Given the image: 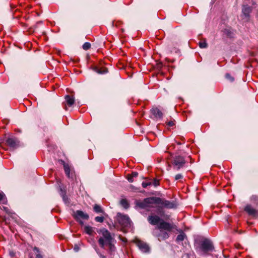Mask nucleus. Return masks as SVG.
<instances>
[{"instance_id": "obj_35", "label": "nucleus", "mask_w": 258, "mask_h": 258, "mask_svg": "<svg viewBox=\"0 0 258 258\" xmlns=\"http://www.w3.org/2000/svg\"><path fill=\"white\" fill-rule=\"evenodd\" d=\"M36 258H43L42 256L40 254H37L36 255Z\"/></svg>"}, {"instance_id": "obj_1", "label": "nucleus", "mask_w": 258, "mask_h": 258, "mask_svg": "<svg viewBox=\"0 0 258 258\" xmlns=\"http://www.w3.org/2000/svg\"><path fill=\"white\" fill-rule=\"evenodd\" d=\"M98 233L99 234V238L98 242L99 246L104 248L107 243H109L110 241L113 239V237L111 236L110 232L106 229L103 228L98 230Z\"/></svg>"}, {"instance_id": "obj_19", "label": "nucleus", "mask_w": 258, "mask_h": 258, "mask_svg": "<svg viewBox=\"0 0 258 258\" xmlns=\"http://www.w3.org/2000/svg\"><path fill=\"white\" fill-rule=\"evenodd\" d=\"M120 204L125 209H127L129 207L128 201L125 199H121Z\"/></svg>"}, {"instance_id": "obj_3", "label": "nucleus", "mask_w": 258, "mask_h": 258, "mask_svg": "<svg viewBox=\"0 0 258 258\" xmlns=\"http://www.w3.org/2000/svg\"><path fill=\"white\" fill-rule=\"evenodd\" d=\"M116 220L122 228L127 227L130 226L131 221L129 217L126 215L118 213L117 215Z\"/></svg>"}, {"instance_id": "obj_27", "label": "nucleus", "mask_w": 258, "mask_h": 258, "mask_svg": "<svg viewBox=\"0 0 258 258\" xmlns=\"http://www.w3.org/2000/svg\"><path fill=\"white\" fill-rule=\"evenodd\" d=\"M95 221L99 223H102L104 220V218L103 216H97L95 218Z\"/></svg>"}, {"instance_id": "obj_36", "label": "nucleus", "mask_w": 258, "mask_h": 258, "mask_svg": "<svg viewBox=\"0 0 258 258\" xmlns=\"http://www.w3.org/2000/svg\"><path fill=\"white\" fill-rule=\"evenodd\" d=\"M256 198H257V197H256V196H253L252 197V199L253 200H255L256 199Z\"/></svg>"}, {"instance_id": "obj_10", "label": "nucleus", "mask_w": 258, "mask_h": 258, "mask_svg": "<svg viewBox=\"0 0 258 258\" xmlns=\"http://www.w3.org/2000/svg\"><path fill=\"white\" fill-rule=\"evenodd\" d=\"M148 221L152 225H156L159 224L162 219L157 215L151 214L148 217Z\"/></svg>"}, {"instance_id": "obj_16", "label": "nucleus", "mask_w": 258, "mask_h": 258, "mask_svg": "<svg viewBox=\"0 0 258 258\" xmlns=\"http://www.w3.org/2000/svg\"><path fill=\"white\" fill-rule=\"evenodd\" d=\"M84 231L87 234L89 235H93L94 233V230L92 227L89 226V225H86L84 226Z\"/></svg>"}, {"instance_id": "obj_8", "label": "nucleus", "mask_w": 258, "mask_h": 258, "mask_svg": "<svg viewBox=\"0 0 258 258\" xmlns=\"http://www.w3.org/2000/svg\"><path fill=\"white\" fill-rule=\"evenodd\" d=\"M65 101L63 102V108L68 110V107H72L75 103V97L73 95H66L64 97Z\"/></svg>"}, {"instance_id": "obj_17", "label": "nucleus", "mask_w": 258, "mask_h": 258, "mask_svg": "<svg viewBox=\"0 0 258 258\" xmlns=\"http://www.w3.org/2000/svg\"><path fill=\"white\" fill-rule=\"evenodd\" d=\"M7 144L12 147H15L17 146V143L15 139L9 138L7 140Z\"/></svg>"}, {"instance_id": "obj_21", "label": "nucleus", "mask_w": 258, "mask_h": 258, "mask_svg": "<svg viewBox=\"0 0 258 258\" xmlns=\"http://www.w3.org/2000/svg\"><path fill=\"white\" fill-rule=\"evenodd\" d=\"M93 210L96 213H97L103 212V211L101 207L99 205H97V204H95L94 206Z\"/></svg>"}, {"instance_id": "obj_9", "label": "nucleus", "mask_w": 258, "mask_h": 258, "mask_svg": "<svg viewBox=\"0 0 258 258\" xmlns=\"http://www.w3.org/2000/svg\"><path fill=\"white\" fill-rule=\"evenodd\" d=\"M160 200L159 201L158 205L161 208L171 209L175 207V204L172 202L161 198Z\"/></svg>"}, {"instance_id": "obj_20", "label": "nucleus", "mask_w": 258, "mask_h": 258, "mask_svg": "<svg viewBox=\"0 0 258 258\" xmlns=\"http://www.w3.org/2000/svg\"><path fill=\"white\" fill-rule=\"evenodd\" d=\"M112 241H110L109 243H107L105 245H108L109 248V251L110 252H112L115 250V247L114 244L112 243Z\"/></svg>"}, {"instance_id": "obj_11", "label": "nucleus", "mask_w": 258, "mask_h": 258, "mask_svg": "<svg viewBox=\"0 0 258 258\" xmlns=\"http://www.w3.org/2000/svg\"><path fill=\"white\" fill-rule=\"evenodd\" d=\"M245 211L249 216H252L253 217H256L258 216V212L257 210L252 208L251 206L248 205H246L244 209Z\"/></svg>"}, {"instance_id": "obj_12", "label": "nucleus", "mask_w": 258, "mask_h": 258, "mask_svg": "<svg viewBox=\"0 0 258 258\" xmlns=\"http://www.w3.org/2000/svg\"><path fill=\"white\" fill-rule=\"evenodd\" d=\"M136 243L142 251L147 252L149 251V247L145 242L141 240H137L136 241Z\"/></svg>"}, {"instance_id": "obj_4", "label": "nucleus", "mask_w": 258, "mask_h": 258, "mask_svg": "<svg viewBox=\"0 0 258 258\" xmlns=\"http://www.w3.org/2000/svg\"><path fill=\"white\" fill-rule=\"evenodd\" d=\"M185 164V160L184 157L181 156H175L172 162L174 168L177 170L183 167Z\"/></svg>"}, {"instance_id": "obj_25", "label": "nucleus", "mask_w": 258, "mask_h": 258, "mask_svg": "<svg viewBox=\"0 0 258 258\" xmlns=\"http://www.w3.org/2000/svg\"><path fill=\"white\" fill-rule=\"evenodd\" d=\"M152 185V182L151 181H144L142 183V185L144 188H146L148 186Z\"/></svg>"}, {"instance_id": "obj_6", "label": "nucleus", "mask_w": 258, "mask_h": 258, "mask_svg": "<svg viewBox=\"0 0 258 258\" xmlns=\"http://www.w3.org/2000/svg\"><path fill=\"white\" fill-rule=\"evenodd\" d=\"M200 248L204 254H206L209 251H212L214 247L211 241L205 240L202 242Z\"/></svg>"}, {"instance_id": "obj_30", "label": "nucleus", "mask_w": 258, "mask_h": 258, "mask_svg": "<svg viewBox=\"0 0 258 258\" xmlns=\"http://www.w3.org/2000/svg\"><path fill=\"white\" fill-rule=\"evenodd\" d=\"M161 236H162V235L161 234H160L158 236L159 239H160ZM168 237H169V235L167 232H164L162 233V237L163 239H166V238H168Z\"/></svg>"}, {"instance_id": "obj_2", "label": "nucleus", "mask_w": 258, "mask_h": 258, "mask_svg": "<svg viewBox=\"0 0 258 258\" xmlns=\"http://www.w3.org/2000/svg\"><path fill=\"white\" fill-rule=\"evenodd\" d=\"M160 198L152 197L145 198L143 201L138 203L137 205L142 209L151 208L154 207V205H158Z\"/></svg>"}, {"instance_id": "obj_37", "label": "nucleus", "mask_w": 258, "mask_h": 258, "mask_svg": "<svg viewBox=\"0 0 258 258\" xmlns=\"http://www.w3.org/2000/svg\"><path fill=\"white\" fill-rule=\"evenodd\" d=\"M123 241H125V240H126V239H122Z\"/></svg>"}, {"instance_id": "obj_14", "label": "nucleus", "mask_w": 258, "mask_h": 258, "mask_svg": "<svg viewBox=\"0 0 258 258\" xmlns=\"http://www.w3.org/2000/svg\"><path fill=\"white\" fill-rule=\"evenodd\" d=\"M93 70L99 74H104L108 72L107 69L104 67L94 66L93 67Z\"/></svg>"}, {"instance_id": "obj_29", "label": "nucleus", "mask_w": 258, "mask_h": 258, "mask_svg": "<svg viewBox=\"0 0 258 258\" xmlns=\"http://www.w3.org/2000/svg\"><path fill=\"white\" fill-rule=\"evenodd\" d=\"M152 182V185H153L155 186H157L159 185L160 184V180L157 179L156 178H154L153 179V181Z\"/></svg>"}, {"instance_id": "obj_13", "label": "nucleus", "mask_w": 258, "mask_h": 258, "mask_svg": "<svg viewBox=\"0 0 258 258\" xmlns=\"http://www.w3.org/2000/svg\"><path fill=\"white\" fill-rule=\"evenodd\" d=\"M151 114L156 118H161L163 117L162 111L157 107H154L151 109Z\"/></svg>"}, {"instance_id": "obj_5", "label": "nucleus", "mask_w": 258, "mask_h": 258, "mask_svg": "<svg viewBox=\"0 0 258 258\" xmlns=\"http://www.w3.org/2000/svg\"><path fill=\"white\" fill-rule=\"evenodd\" d=\"M74 218L79 223L83 225L84 224L82 220H87L89 219V215L84 212L80 210H77L74 215Z\"/></svg>"}, {"instance_id": "obj_34", "label": "nucleus", "mask_w": 258, "mask_h": 258, "mask_svg": "<svg viewBox=\"0 0 258 258\" xmlns=\"http://www.w3.org/2000/svg\"><path fill=\"white\" fill-rule=\"evenodd\" d=\"M131 174L133 177H136L138 175V173L137 172H133Z\"/></svg>"}, {"instance_id": "obj_23", "label": "nucleus", "mask_w": 258, "mask_h": 258, "mask_svg": "<svg viewBox=\"0 0 258 258\" xmlns=\"http://www.w3.org/2000/svg\"><path fill=\"white\" fill-rule=\"evenodd\" d=\"M185 237V234L184 233H182L177 236L176 240L177 241H182L184 239Z\"/></svg>"}, {"instance_id": "obj_18", "label": "nucleus", "mask_w": 258, "mask_h": 258, "mask_svg": "<svg viewBox=\"0 0 258 258\" xmlns=\"http://www.w3.org/2000/svg\"><path fill=\"white\" fill-rule=\"evenodd\" d=\"M242 12L245 16H248L251 12V9L249 6H245L242 9Z\"/></svg>"}, {"instance_id": "obj_15", "label": "nucleus", "mask_w": 258, "mask_h": 258, "mask_svg": "<svg viewBox=\"0 0 258 258\" xmlns=\"http://www.w3.org/2000/svg\"><path fill=\"white\" fill-rule=\"evenodd\" d=\"M63 168L67 176L69 178H72L73 176V172H71L69 165L67 164H64L63 165Z\"/></svg>"}, {"instance_id": "obj_22", "label": "nucleus", "mask_w": 258, "mask_h": 258, "mask_svg": "<svg viewBox=\"0 0 258 258\" xmlns=\"http://www.w3.org/2000/svg\"><path fill=\"white\" fill-rule=\"evenodd\" d=\"M2 202V203L5 204L7 203V199L5 195L3 192H0V202Z\"/></svg>"}, {"instance_id": "obj_7", "label": "nucleus", "mask_w": 258, "mask_h": 258, "mask_svg": "<svg viewBox=\"0 0 258 258\" xmlns=\"http://www.w3.org/2000/svg\"><path fill=\"white\" fill-rule=\"evenodd\" d=\"M157 228L161 231L162 230L170 232L174 228V225L172 224L164 221L162 220L157 226Z\"/></svg>"}, {"instance_id": "obj_33", "label": "nucleus", "mask_w": 258, "mask_h": 258, "mask_svg": "<svg viewBox=\"0 0 258 258\" xmlns=\"http://www.w3.org/2000/svg\"><path fill=\"white\" fill-rule=\"evenodd\" d=\"M226 78L227 79H228L230 80L231 81H233L234 80L233 78L231 77L230 75L229 74H226Z\"/></svg>"}, {"instance_id": "obj_24", "label": "nucleus", "mask_w": 258, "mask_h": 258, "mask_svg": "<svg viewBox=\"0 0 258 258\" xmlns=\"http://www.w3.org/2000/svg\"><path fill=\"white\" fill-rule=\"evenodd\" d=\"M199 45L200 47L202 48H206L207 47V44L205 39L200 41L199 43Z\"/></svg>"}, {"instance_id": "obj_28", "label": "nucleus", "mask_w": 258, "mask_h": 258, "mask_svg": "<svg viewBox=\"0 0 258 258\" xmlns=\"http://www.w3.org/2000/svg\"><path fill=\"white\" fill-rule=\"evenodd\" d=\"M175 120H172L169 121H166L165 123L169 127H172L175 125Z\"/></svg>"}, {"instance_id": "obj_31", "label": "nucleus", "mask_w": 258, "mask_h": 258, "mask_svg": "<svg viewBox=\"0 0 258 258\" xmlns=\"http://www.w3.org/2000/svg\"><path fill=\"white\" fill-rule=\"evenodd\" d=\"M134 177L131 175V174H128L127 175V179L130 182H133L134 181Z\"/></svg>"}, {"instance_id": "obj_26", "label": "nucleus", "mask_w": 258, "mask_h": 258, "mask_svg": "<svg viewBox=\"0 0 258 258\" xmlns=\"http://www.w3.org/2000/svg\"><path fill=\"white\" fill-rule=\"evenodd\" d=\"M83 49L85 50H88L91 47V44L89 43V42H85L83 45Z\"/></svg>"}, {"instance_id": "obj_32", "label": "nucleus", "mask_w": 258, "mask_h": 258, "mask_svg": "<svg viewBox=\"0 0 258 258\" xmlns=\"http://www.w3.org/2000/svg\"><path fill=\"white\" fill-rule=\"evenodd\" d=\"M183 178V176L181 174H177L175 176V179L176 180L182 179Z\"/></svg>"}, {"instance_id": "obj_38", "label": "nucleus", "mask_w": 258, "mask_h": 258, "mask_svg": "<svg viewBox=\"0 0 258 258\" xmlns=\"http://www.w3.org/2000/svg\"><path fill=\"white\" fill-rule=\"evenodd\" d=\"M123 241H125V240H126V239H122Z\"/></svg>"}]
</instances>
